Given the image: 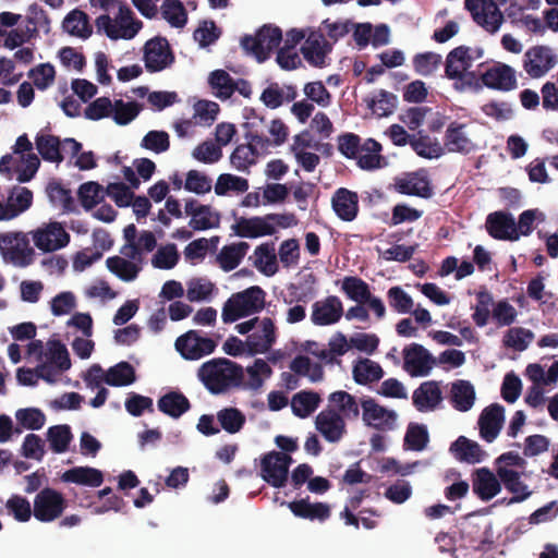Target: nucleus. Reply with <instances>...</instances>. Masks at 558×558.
<instances>
[{
    "label": "nucleus",
    "instance_id": "nucleus-37",
    "mask_svg": "<svg viewBox=\"0 0 558 558\" xmlns=\"http://www.w3.org/2000/svg\"><path fill=\"white\" fill-rule=\"evenodd\" d=\"M35 142L37 150L44 160L60 163L64 159L61 153V142L58 136L38 134Z\"/></svg>",
    "mask_w": 558,
    "mask_h": 558
},
{
    "label": "nucleus",
    "instance_id": "nucleus-1",
    "mask_svg": "<svg viewBox=\"0 0 558 558\" xmlns=\"http://www.w3.org/2000/svg\"><path fill=\"white\" fill-rule=\"evenodd\" d=\"M197 377L206 389L219 395L230 388L240 387L243 383V367L238 363L218 357L205 362L197 371Z\"/></svg>",
    "mask_w": 558,
    "mask_h": 558
},
{
    "label": "nucleus",
    "instance_id": "nucleus-50",
    "mask_svg": "<svg viewBox=\"0 0 558 558\" xmlns=\"http://www.w3.org/2000/svg\"><path fill=\"white\" fill-rule=\"evenodd\" d=\"M47 359L59 372H65L71 368L70 354L66 347L59 340H50L47 343Z\"/></svg>",
    "mask_w": 558,
    "mask_h": 558
},
{
    "label": "nucleus",
    "instance_id": "nucleus-62",
    "mask_svg": "<svg viewBox=\"0 0 558 558\" xmlns=\"http://www.w3.org/2000/svg\"><path fill=\"white\" fill-rule=\"evenodd\" d=\"M16 421L26 429H40L46 422L44 412L36 408L20 409L15 413Z\"/></svg>",
    "mask_w": 558,
    "mask_h": 558
},
{
    "label": "nucleus",
    "instance_id": "nucleus-58",
    "mask_svg": "<svg viewBox=\"0 0 558 558\" xmlns=\"http://www.w3.org/2000/svg\"><path fill=\"white\" fill-rule=\"evenodd\" d=\"M80 202L86 210L93 209L104 198L102 186L97 182L83 183L77 192Z\"/></svg>",
    "mask_w": 558,
    "mask_h": 558
},
{
    "label": "nucleus",
    "instance_id": "nucleus-16",
    "mask_svg": "<svg viewBox=\"0 0 558 558\" xmlns=\"http://www.w3.org/2000/svg\"><path fill=\"white\" fill-rule=\"evenodd\" d=\"M343 315V305L336 295L327 296L323 301L313 304L312 322L316 326L333 325L340 320Z\"/></svg>",
    "mask_w": 558,
    "mask_h": 558
},
{
    "label": "nucleus",
    "instance_id": "nucleus-26",
    "mask_svg": "<svg viewBox=\"0 0 558 558\" xmlns=\"http://www.w3.org/2000/svg\"><path fill=\"white\" fill-rule=\"evenodd\" d=\"M490 236L506 241L519 240L520 233L511 214L504 211L490 214Z\"/></svg>",
    "mask_w": 558,
    "mask_h": 558
},
{
    "label": "nucleus",
    "instance_id": "nucleus-4",
    "mask_svg": "<svg viewBox=\"0 0 558 558\" xmlns=\"http://www.w3.org/2000/svg\"><path fill=\"white\" fill-rule=\"evenodd\" d=\"M282 41V32L278 26L264 25L255 36L245 35L241 39L242 48L258 62L266 61L270 52L277 49Z\"/></svg>",
    "mask_w": 558,
    "mask_h": 558
},
{
    "label": "nucleus",
    "instance_id": "nucleus-9",
    "mask_svg": "<svg viewBox=\"0 0 558 558\" xmlns=\"http://www.w3.org/2000/svg\"><path fill=\"white\" fill-rule=\"evenodd\" d=\"M402 354L403 369L411 377L427 376L437 364L436 357L422 344L415 342L404 347Z\"/></svg>",
    "mask_w": 558,
    "mask_h": 558
},
{
    "label": "nucleus",
    "instance_id": "nucleus-52",
    "mask_svg": "<svg viewBox=\"0 0 558 558\" xmlns=\"http://www.w3.org/2000/svg\"><path fill=\"white\" fill-rule=\"evenodd\" d=\"M96 26L99 31H104L110 39H132L138 33V27H123V32H120L117 25L113 23L111 17L107 14H102L96 19Z\"/></svg>",
    "mask_w": 558,
    "mask_h": 558
},
{
    "label": "nucleus",
    "instance_id": "nucleus-38",
    "mask_svg": "<svg viewBox=\"0 0 558 558\" xmlns=\"http://www.w3.org/2000/svg\"><path fill=\"white\" fill-rule=\"evenodd\" d=\"M135 380V369L125 361L111 366L105 375V383L113 387L129 386Z\"/></svg>",
    "mask_w": 558,
    "mask_h": 558
},
{
    "label": "nucleus",
    "instance_id": "nucleus-3",
    "mask_svg": "<svg viewBox=\"0 0 558 558\" xmlns=\"http://www.w3.org/2000/svg\"><path fill=\"white\" fill-rule=\"evenodd\" d=\"M0 254L5 262L17 267H27L34 262L35 251L24 232L0 233Z\"/></svg>",
    "mask_w": 558,
    "mask_h": 558
},
{
    "label": "nucleus",
    "instance_id": "nucleus-44",
    "mask_svg": "<svg viewBox=\"0 0 558 558\" xmlns=\"http://www.w3.org/2000/svg\"><path fill=\"white\" fill-rule=\"evenodd\" d=\"M107 268L123 281H133L138 276L141 267L136 264L120 257L111 256L106 260Z\"/></svg>",
    "mask_w": 558,
    "mask_h": 558
},
{
    "label": "nucleus",
    "instance_id": "nucleus-57",
    "mask_svg": "<svg viewBox=\"0 0 558 558\" xmlns=\"http://www.w3.org/2000/svg\"><path fill=\"white\" fill-rule=\"evenodd\" d=\"M533 339L534 333L530 329L513 327L506 332L504 343L515 351H524Z\"/></svg>",
    "mask_w": 558,
    "mask_h": 558
},
{
    "label": "nucleus",
    "instance_id": "nucleus-55",
    "mask_svg": "<svg viewBox=\"0 0 558 558\" xmlns=\"http://www.w3.org/2000/svg\"><path fill=\"white\" fill-rule=\"evenodd\" d=\"M141 107L135 101L124 102L118 99L113 102L112 118L119 125H126L132 122L140 113Z\"/></svg>",
    "mask_w": 558,
    "mask_h": 558
},
{
    "label": "nucleus",
    "instance_id": "nucleus-11",
    "mask_svg": "<svg viewBox=\"0 0 558 558\" xmlns=\"http://www.w3.org/2000/svg\"><path fill=\"white\" fill-rule=\"evenodd\" d=\"M143 60L146 70L156 73L171 65L174 62V56L165 37H155L144 45Z\"/></svg>",
    "mask_w": 558,
    "mask_h": 558
},
{
    "label": "nucleus",
    "instance_id": "nucleus-35",
    "mask_svg": "<svg viewBox=\"0 0 558 558\" xmlns=\"http://www.w3.org/2000/svg\"><path fill=\"white\" fill-rule=\"evenodd\" d=\"M470 51L469 47L459 46L448 53L445 66L447 77H454L458 75V71L468 70L472 66L473 56Z\"/></svg>",
    "mask_w": 558,
    "mask_h": 558
},
{
    "label": "nucleus",
    "instance_id": "nucleus-6",
    "mask_svg": "<svg viewBox=\"0 0 558 558\" xmlns=\"http://www.w3.org/2000/svg\"><path fill=\"white\" fill-rule=\"evenodd\" d=\"M390 189L398 194L429 198L434 194L432 182L425 170L404 172L393 179Z\"/></svg>",
    "mask_w": 558,
    "mask_h": 558
},
{
    "label": "nucleus",
    "instance_id": "nucleus-10",
    "mask_svg": "<svg viewBox=\"0 0 558 558\" xmlns=\"http://www.w3.org/2000/svg\"><path fill=\"white\" fill-rule=\"evenodd\" d=\"M292 458L283 452L271 451L262 459V477L276 488L286 486Z\"/></svg>",
    "mask_w": 558,
    "mask_h": 558
},
{
    "label": "nucleus",
    "instance_id": "nucleus-41",
    "mask_svg": "<svg viewBox=\"0 0 558 558\" xmlns=\"http://www.w3.org/2000/svg\"><path fill=\"white\" fill-rule=\"evenodd\" d=\"M320 397L314 391H300L291 401L294 415L301 418L310 416L319 405Z\"/></svg>",
    "mask_w": 558,
    "mask_h": 558
},
{
    "label": "nucleus",
    "instance_id": "nucleus-14",
    "mask_svg": "<svg viewBox=\"0 0 558 558\" xmlns=\"http://www.w3.org/2000/svg\"><path fill=\"white\" fill-rule=\"evenodd\" d=\"M557 62L551 49L546 46H535L525 52L524 70L533 77L544 76Z\"/></svg>",
    "mask_w": 558,
    "mask_h": 558
},
{
    "label": "nucleus",
    "instance_id": "nucleus-36",
    "mask_svg": "<svg viewBox=\"0 0 558 558\" xmlns=\"http://www.w3.org/2000/svg\"><path fill=\"white\" fill-rule=\"evenodd\" d=\"M254 266L265 276H274L278 271L277 256L274 244L263 243L254 251Z\"/></svg>",
    "mask_w": 558,
    "mask_h": 558
},
{
    "label": "nucleus",
    "instance_id": "nucleus-7",
    "mask_svg": "<svg viewBox=\"0 0 558 558\" xmlns=\"http://www.w3.org/2000/svg\"><path fill=\"white\" fill-rule=\"evenodd\" d=\"M35 246L45 253L54 252L65 247L70 242V234L62 223L51 221L31 232Z\"/></svg>",
    "mask_w": 558,
    "mask_h": 558
},
{
    "label": "nucleus",
    "instance_id": "nucleus-20",
    "mask_svg": "<svg viewBox=\"0 0 558 558\" xmlns=\"http://www.w3.org/2000/svg\"><path fill=\"white\" fill-rule=\"evenodd\" d=\"M276 341V327L271 318L262 320V330L251 333L245 341L251 355L266 353Z\"/></svg>",
    "mask_w": 558,
    "mask_h": 558
},
{
    "label": "nucleus",
    "instance_id": "nucleus-56",
    "mask_svg": "<svg viewBox=\"0 0 558 558\" xmlns=\"http://www.w3.org/2000/svg\"><path fill=\"white\" fill-rule=\"evenodd\" d=\"M27 75L39 90H45L53 84L56 70L51 63H40L31 69Z\"/></svg>",
    "mask_w": 558,
    "mask_h": 558
},
{
    "label": "nucleus",
    "instance_id": "nucleus-54",
    "mask_svg": "<svg viewBox=\"0 0 558 558\" xmlns=\"http://www.w3.org/2000/svg\"><path fill=\"white\" fill-rule=\"evenodd\" d=\"M233 78L225 70H215L209 75V85L217 90L216 96L220 99H229L233 95Z\"/></svg>",
    "mask_w": 558,
    "mask_h": 558
},
{
    "label": "nucleus",
    "instance_id": "nucleus-23",
    "mask_svg": "<svg viewBox=\"0 0 558 558\" xmlns=\"http://www.w3.org/2000/svg\"><path fill=\"white\" fill-rule=\"evenodd\" d=\"M413 404L420 412L434 410L441 402V390L437 381L429 380L422 383L412 396Z\"/></svg>",
    "mask_w": 558,
    "mask_h": 558
},
{
    "label": "nucleus",
    "instance_id": "nucleus-60",
    "mask_svg": "<svg viewBox=\"0 0 558 558\" xmlns=\"http://www.w3.org/2000/svg\"><path fill=\"white\" fill-rule=\"evenodd\" d=\"M219 220V215L214 214L210 206L207 205L198 208V211L191 218L189 226L195 231H203L218 227Z\"/></svg>",
    "mask_w": 558,
    "mask_h": 558
},
{
    "label": "nucleus",
    "instance_id": "nucleus-27",
    "mask_svg": "<svg viewBox=\"0 0 558 558\" xmlns=\"http://www.w3.org/2000/svg\"><path fill=\"white\" fill-rule=\"evenodd\" d=\"M157 407L161 413L177 420L191 409V402L183 392L171 390L158 399Z\"/></svg>",
    "mask_w": 558,
    "mask_h": 558
},
{
    "label": "nucleus",
    "instance_id": "nucleus-48",
    "mask_svg": "<svg viewBox=\"0 0 558 558\" xmlns=\"http://www.w3.org/2000/svg\"><path fill=\"white\" fill-rule=\"evenodd\" d=\"M368 108L378 117L390 116L397 106V96L385 89H380L376 97L365 99Z\"/></svg>",
    "mask_w": 558,
    "mask_h": 558
},
{
    "label": "nucleus",
    "instance_id": "nucleus-53",
    "mask_svg": "<svg viewBox=\"0 0 558 558\" xmlns=\"http://www.w3.org/2000/svg\"><path fill=\"white\" fill-rule=\"evenodd\" d=\"M441 56L427 51V52H421L416 53L413 57L412 63L414 71L422 75V76H429L432 75L441 64Z\"/></svg>",
    "mask_w": 558,
    "mask_h": 558
},
{
    "label": "nucleus",
    "instance_id": "nucleus-19",
    "mask_svg": "<svg viewBox=\"0 0 558 558\" xmlns=\"http://www.w3.org/2000/svg\"><path fill=\"white\" fill-rule=\"evenodd\" d=\"M336 215L343 221H353L359 214V196L345 187L338 189L331 197Z\"/></svg>",
    "mask_w": 558,
    "mask_h": 558
},
{
    "label": "nucleus",
    "instance_id": "nucleus-31",
    "mask_svg": "<svg viewBox=\"0 0 558 558\" xmlns=\"http://www.w3.org/2000/svg\"><path fill=\"white\" fill-rule=\"evenodd\" d=\"M475 392L473 386L466 380L452 383L449 400L452 407L461 412L470 410L474 403Z\"/></svg>",
    "mask_w": 558,
    "mask_h": 558
},
{
    "label": "nucleus",
    "instance_id": "nucleus-34",
    "mask_svg": "<svg viewBox=\"0 0 558 558\" xmlns=\"http://www.w3.org/2000/svg\"><path fill=\"white\" fill-rule=\"evenodd\" d=\"M518 82L514 70L505 63L490 66V89L509 92L517 88Z\"/></svg>",
    "mask_w": 558,
    "mask_h": 558
},
{
    "label": "nucleus",
    "instance_id": "nucleus-15",
    "mask_svg": "<svg viewBox=\"0 0 558 558\" xmlns=\"http://www.w3.org/2000/svg\"><path fill=\"white\" fill-rule=\"evenodd\" d=\"M316 429L329 442L339 441L345 434V422L342 415L333 409L322 411L315 420Z\"/></svg>",
    "mask_w": 558,
    "mask_h": 558
},
{
    "label": "nucleus",
    "instance_id": "nucleus-25",
    "mask_svg": "<svg viewBox=\"0 0 558 558\" xmlns=\"http://www.w3.org/2000/svg\"><path fill=\"white\" fill-rule=\"evenodd\" d=\"M381 144L373 138L363 142L362 148L354 159L357 166L367 171L380 169L387 165L384 156L380 155Z\"/></svg>",
    "mask_w": 558,
    "mask_h": 558
},
{
    "label": "nucleus",
    "instance_id": "nucleus-2",
    "mask_svg": "<svg viewBox=\"0 0 558 558\" xmlns=\"http://www.w3.org/2000/svg\"><path fill=\"white\" fill-rule=\"evenodd\" d=\"M266 292L259 286H252L233 293L223 304V323H234L240 318L259 313L265 307Z\"/></svg>",
    "mask_w": 558,
    "mask_h": 558
},
{
    "label": "nucleus",
    "instance_id": "nucleus-22",
    "mask_svg": "<svg viewBox=\"0 0 558 558\" xmlns=\"http://www.w3.org/2000/svg\"><path fill=\"white\" fill-rule=\"evenodd\" d=\"M449 452L459 462L476 464L484 460V449L474 440L459 436L449 447Z\"/></svg>",
    "mask_w": 558,
    "mask_h": 558
},
{
    "label": "nucleus",
    "instance_id": "nucleus-21",
    "mask_svg": "<svg viewBox=\"0 0 558 558\" xmlns=\"http://www.w3.org/2000/svg\"><path fill=\"white\" fill-rule=\"evenodd\" d=\"M288 508L296 517L324 522L330 518V506L325 502H310V497L288 502Z\"/></svg>",
    "mask_w": 558,
    "mask_h": 558
},
{
    "label": "nucleus",
    "instance_id": "nucleus-40",
    "mask_svg": "<svg viewBox=\"0 0 558 558\" xmlns=\"http://www.w3.org/2000/svg\"><path fill=\"white\" fill-rule=\"evenodd\" d=\"M63 28L69 34L86 39L92 35L88 16L80 10L71 11L63 21Z\"/></svg>",
    "mask_w": 558,
    "mask_h": 558
},
{
    "label": "nucleus",
    "instance_id": "nucleus-5",
    "mask_svg": "<svg viewBox=\"0 0 558 558\" xmlns=\"http://www.w3.org/2000/svg\"><path fill=\"white\" fill-rule=\"evenodd\" d=\"M68 508L63 494L51 487H45L34 498L33 514L39 522H52L59 519Z\"/></svg>",
    "mask_w": 558,
    "mask_h": 558
},
{
    "label": "nucleus",
    "instance_id": "nucleus-64",
    "mask_svg": "<svg viewBox=\"0 0 558 558\" xmlns=\"http://www.w3.org/2000/svg\"><path fill=\"white\" fill-rule=\"evenodd\" d=\"M141 146L156 154L165 153L170 147L169 134L165 131H149L143 137Z\"/></svg>",
    "mask_w": 558,
    "mask_h": 558
},
{
    "label": "nucleus",
    "instance_id": "nucleus-51",
    "mask_svg": "<svg viewBox=\"0 0 558 558\" xmlns=\"http://www.w3.org/2000/svg\"><path fill=\"white\" fill-rule=\"evenodd\" d=\"M429 441L427 428L424 425L411 423L404 436V446L413 451H422Z\"/></svg>",
    "mask_w": 558,
    "mask_h": 558
},
{
    "label": "nucleus",
    "instance_id": "nucleus-18",
    "mask_svg": "<svg viewBox=\"0 0 558 558\" xmlns=\"http://www.w3.org/2000/svg\"><path fill=\"white\" fill-rule=\"evenodd\" d=\"M232 229L236 235L250 239L276 233L275 226L266 219V216L252 218L240 217L236 219L235 225L232 226Z\"/></svg>",
    "mask_w": 558,
    "mask_h": 558
},
{
    "label": "nucleus",
    "instance_id": "nucleus-28",
    "mask_svg": "<svg viewBox=\"0 0 558 558\" xmlns=\"http://www.w3.org/2000/svg\"><path fill=\"white\" fill-rule=\"evenodd\" d=\"M60 478L64 483L89 487H99L104 483L102 472L92 466H74L63 472Z\"/></svg>",
    "mask_w": 558,
    "mask_h": 558
},
{
    "label": "nucleus",
    "instance_id": "nucleus-49",
    "mask_svg": "<svg viewBox=\"0 0 558 558\" xmlns=\"http://www.w3.org/2000/svg\"><path fill=\"white\" fill-rule=\"evenodd\" d=\"M217 420L221 427L229 434H235L245 424V415L236 408H225L217 413Z\"/></svg>",
    "mask_w": 558,
    "mask_h": 558
},
{
    "label": "nucleus",
    "instance_id": "nucleus-61",
    "mask_svg": "<svg viewBox=\"0 0 558 558\" xmlns=\"http://www.w3.org/2000/svg\"><path fill=\"white\" fill-rule=\"evenodd\" d=\"M388 303L396 312L405 314L412 312L413 299L399 286L391 287L387 291Z\"/></svg>",
    "mask_w": 558,
    "mask_h": 558
},
{
    "label": "nucleus",
    "instance_id": "nucleus-32",
    "mask_svg": "<svg viewBox=\"0 0 558 558\" xmlns=\"http://www.w3.org/2000/svg\"><path fill=\"white\" fill-rule=\"evenodd\" d=\"M248 248L250 245L247 242L225 245L217 256L221 269L227 272L235 269L246 255Z\"/></svg>",
    "mask_w": 558,
    "mask_h": 558
},
{
    "label": "nucleus",
    "instance_id": "nucleus-29",
    "mask_svg": "<svg viewBox=\"0 0 558 558\" xmlns=\"http://www.w3.org/2000/svg\"><path fill=\"white\" fill-rule=\"evenodd\" d=\"M497 475L505 487L513 494L510 502H521L530 497L531 492L520 480V474L517 471L499 465L497 466Z\"/></svg>",
    "mask_w": 558,
    "mask_h": 558
},
{
    "label": "nucleus",
    "instance_id": "nucleus-30",
    "mask_svg": "<svg viewBox=\"0 0 558 558\" xmlns=\"http://www.w3.org/2000/svg\"><path fill=\"white\" fill-rule=\"evenodd\" d=\"M384 374L381 366L369 359L357 360L352 369L353 379L359 385L378 381L384 377Z\"/></svg>",
    "mask_w": 558,
    "mask_h": 558
},
{
    "label": "nucleus",
    "instance_id": "nucleus-63",
    "mask_svg": "<svg viewBox=\"0 0 558 558\" xmlns=\"http://www.w3.org/2000/svg\"><path fill=\"white\" fill-rule=\"evenodd\" d=\"M5 508L9 513L19 522H27L32 514L33 509L29 501L20 495H12L5 502Z\"/></svg>",
    "mask_w": 558,
    "mask_h": 558
},
{
    "label": "nucleus",
    "instance_id": "nucleus-12",
    "mask_svg": "<svg viewBox=\"0 0 558 558\" xmlns=\"http://www.w3.org/2000/svg\"><path fill=\"white\" fill-rule=\"evenodd\" d=\"M361 407L365 425L381 432L395 428L398 418L396 411L380 405L373 398L362 399Z\"/></svg>",
    "mask_w": 558,
    "mask_h": 558
},
{
    "label": "nucleus",
    "instance_id": "nucleus-17",
    "mask_svg": "<svg viewBox=\"0 0 558 558\" xmlns=\"http://www.w3.org/2000/svg\"><path fill=\"white\" fill-rule=\"evenodd\" d=\"M331 51V45L325 39L323 33L311 32L301 48L304 59L313 66L323 68L326 56Z\"/></svg>",
    "mask_w": 558,
    "mask_h": 558
},
{
    "label": "nucleus",
    "instance_id": "nucleus-46",
    "mask_svg": "<svg viewBox=\"0 0 558 558\" xmlns=\"http://www.w3.org/2000/svg\"><path fill=\"white\" fill-rule=\"evenodd\" d=\"M161 15L172 27L181 28L187 22V12L180 0H165Z\"/></svg>",
    "mask_w": 558,
    "mask_h": 558
},
{
    "label": "nucleus",
    "instance_id": "nucleus-59",
    "mask_svg": "<svg viewBox=\"0 0 558 558\" xmlns=\"http://www.w3.org/2000/svg\"><path fill=\"white\" fill-rule=\"evenodd\" d=\"M248 190V181L244 178L229 173H222L218 177L215 193L217 195H226L229 191L244 193Z\"/></svg>",
    "mask_w": 558,
    "mask_h": 558
},
{
    "label": "nucleus",
    "instance_id": "nucleus-42",
    "mask_svg": "<svg viewBox=\"0 0 558 558\" xmlns=\"http://www.w3.org/2000/svg\"><path fill=\"white\" fill-rule=\"evenodd\" d=\"M46 193L53 206H60L65 213L75 210V202L71 191L65 189L60 182L56 180L50 181L47 184Z\"/></svg>",
    "mask_w": 558,
    "mask_h": 558
},
{
    "label": "nucleus",
    "instance_id": "nucleus-45",
    "mask_svg": "<svg viewBox=\"0 0 558 558\" xmlns=\"http://www.w3.org/2000/svg\"><path fill=\"white\" fill-rule=\"evenodd\" d=\"M329 401L338 407L342 417L356 420L360 415L359 403L355 398L347 391L338 390L329 396Z\"/></svg>",
    "mask_w": 558,
    "mask_h": 558
},
{
    "label": "nucleus",
    "instance_id": "nucleus-47",
    "mask_svg": "<svg viewBox=\"0 0 558 558\" xmlns=\"http://www.w3.org/2000/svg\"><path fill=\"white\" fill-rule=\"evenodd\" d=\"M47 438L53 452H65L72 440L71 428L69 425L51 426L47 430Z\"/></svg>",
    "mask_w": 558,
    "mask_h": 558
},
{
    "label": "nucleus",
    "instance_id": "nucleus-24",
    "mask_svg": "<svg viewBox=\"0 0 558 558\" xmlns=\"http://www.w3.org/2000/svg\"><path fill=\"white\" fill-rule=\"evenodd\" d=\"M450 78L456 80V89L460 92L477 93L484 87H488V68H485V64L481 63L478 72L470 71L469 69L460 70L457 76Z\"/></svg>",
    "mask_w": 558,
    "mask_h": 558
},
{
    "label": "nucleus",
    "instance_id": "nucleus-43",
    "mask_svg": "<svg viewBox=\"0 0 558 558\" xmlns=\"http://www.w3.org/2000/svg\"><path fill=\"white\" fill-rule=\"evenodd\" d=\"M410 146L420 157L427 159L439 158L444 154L440 143L428 135H412Z\"/></svg>",
    "mask_w": 558,
    "mask_h": 558
},
{
    "label": "nucleus",
    "instance_id": "nucleus-8",
    "mask_svg": "<svg viewBox=\"0 0 558 558\" xmlns=\"http://www.w3.org/2000/svg\"><path fill=\"white\" fill-rule=\"evenodd\" d=\"M217 348V342L208 337H203L198 330H189L175 340L177 351L185 360H199L211 354Z\"/></svg>",
    "mask_w": 558,
    "mask_h": 558
},
{
    "label": "nucleus",
    "instance_id": "nucleus-39",
    "mask_svg": "<svg viewBox=\"0 0 558 558\" xmlns=\"http://www.w3.org/2000/svg\"><path fill=\"white\" fill-rule=\"evenodd\" d=\"M341 291L350 299L359 304H365L371 296V289L367 282L355 276H347L342 280Z\"/></svg>",
    "mask_w": 558,
    "mask_h": 558
},
{
    "label": "nucleus",
    "instance_id": "nucleus-13",
    "mask_svg": "<svg viewBox=\"0 0 558 558\" xmlns=\"http://www.w3.org/2000/svg\"><path fill=\"white\" fill-rule=\"evenodd\" d=\"M245 137L250 141L247 144H241L235 147L230 156V162L239 171H245L255 162L256 146L264 147L269 140L257 131H247Z\"/></svg>",
    "mask_w": 558,
    "mask_h": 558
},
{
    "label": "nucleus",
    "instance_id": "nucleus-33",
    "mask_svg": "<svg viewBox=\"0 0 558 558\" xmlns=\"http://www.w3.org/2000/svg\"><path fill=\"white\" fill-rule=\"evenodd\" d=\"M464 128V124H459L457 122H452L448 126L445 134L444 145L449 151L469 153L472 150L473 144L468 138Z\"/></svg>",
    "mask_w": 558,
    "mask_h": 558
}]
</instances>
